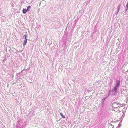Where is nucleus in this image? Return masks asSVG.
<instances>
[{
    "label": "nucleus",
    "instance_id": "obj_1",
    "mask_svg": "<svg viewBox=\"0 0 128 128\" xmlns=\"http://www.w3.org/2000/svg\"><path fill=\"white\" fill-rule=\"evenodd\" d=\"M120 103H118L116 102H114L113 103L112 106L113 108H117L119 107V106L120 105Z\"/></svg>",
    "mask_w": 128,
    "mask_h": 128
},
{
    "label": "nucleus",
    "instance_id": "obj_2",
    "mask_svg": "<svg viewBox=\"0 0 128 128\" xmlns=\"http://www.w3.org/2000/svg\"><path fill=\"white\" fill-rule=\"evenodd\" d=\"M120 81L119 80H117L116 81V86L118 87L120 85Z\"/></svg>",
    "mask_w": 128,
    "mask_h": 128
},
{
    "label": "nucleus",
    "instance_id": "obj_3",
    "mask_svg": "<svg viewBox=\"0 0 128 128\" xmlns=\"http://www.w3.org/2000/svg\"><path fill=\"white\" fill-rule=\"evenodd\" d=\"M27 42V39H25L24 42L23 43V46H24L26 45Z\"/></svg>",
    "mask_w": 128,
    "mask_h": 128
},
{
    "label": "nucleus",
    "instance_id": "obj_4",
    "mask_svg": "<svg viewBox=\"0 0 128 128\" xmlns=\"http://www.w3.org/2000/svg\"><path fill=\"white\" fill-rule=\"evenodd\" d=\"M22 12L24 14L26 13L28 11L26 9L23 8L22 10Z\"/></svg>",
    "mask_w": 128,
    "mask_h": 128
},
{
    "label": "nucleus",
    "instance_id": "obj_5",
    "mask_svg": "<svg viewBox=\"0 0 128 128\" xmlns=\"http://www.w3.org/2000/svg\"><path fill=\"white\" fill-rule=\"evenodd\" d=\"M31 6H28L27 8V10L28 11H29L30 10V9L31 8Z\"/></svg>",
    "mask_w": 128,
    "mask_h": 128
},
{
    "label": "nucleus",
    "instance_id": "obj_6",
    "mask_svg": "<svg viewBox=\"0 0 128 128\" xmlns=\"http://www.w3.org/2000/svg\"><path fill=\"white\" fill-rule=\"evenodd\" d=\"M60 115L62 117L64 118H65V116H64L63 115V114H62V113H60Z\"/></svg>",
    "mask_w": 128,
    "mask_h": 128
},
{
    "label": "nucleus",
    "instance_id": "obj_7",
    "mask_svg": "<svg viewBox=\"0 0 128 128\" xmlns=\"http://www.w3.org/2000/svg\"><path fill=\"white\" fill-rule=\"evenodd\" d=\"M118 87H117L116 86H115L114 88V90H116L118 89Z\"/></svg>",
    "mask_w": 128,
    "mask_h": 128
},
{
    "label": "nucleus",
    "instance_id": "obj_8",
    "mask_svg": "<svg viewBox=\"0 0 128 128\" xmlns=\"http://www.w3.org/2000/svg\"><path fill=\"white\" fill-rule=\"evenodd\" d=\"M24 37L25 39H27L26 38L27 35L25 34L24 35Z\"/></svg>",
    "mask_w": 128,
    "mask_h": 128
},
{
    "label": "nucleus",
    "instance_id": "obj_9",
    "mask_svg": "<svg viewBox=\"0 0 128 128\" xmlns=\"http://www.w3.org/2000/svg\"><path fill=\"white\" fill-rule=\"evenodd\" d=\"M111 111L112 112H112V113H114V112H115L113 110H111Z\"/></svg>",
    "mask_w": 128,
    "mask_h": 128
}]
</instances>
